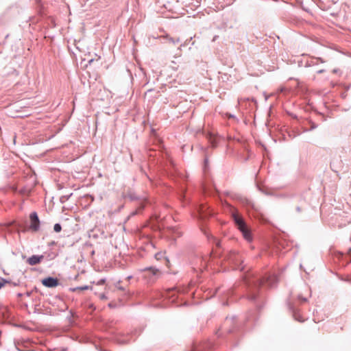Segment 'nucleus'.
<instances>
[{
	"instance_id": "f257e3e1",
	"label": "nucleus",
	"mask_w": 351,
	"mask_h": 351,
	"mask_svg": "<svg viewBox=\"0 0 351 351\" xmlns=\"http://www.w3.org/2000/svg\"><path fill=\"white\" fill-rule=\"evenodd\" d=\"M234 221L238 227V228L240 230V231L242 232L243 237L247 241H251L252 240V235L250 232L249 231L247 226L243 221L241 218H240L238 216H234Z\"/></svg>"
},
{
	"instance_id": "f03ea898",
	"label": "nucleus",
	"mask_w": 351,
	"mask_h": 351,
	"mask_svg": "<svg viewBox=\"0 0 351 351\" xmlns=\"http://www.w3.org/2000/svg\"><path fill=\"white\" fill-rule=\"evenodd\" d=\"M30 219V229L33 231H37L39 228L40 221L38 219V215L36 213H32L29 216Z\"/></svg>"
},
{
	"instance_id": "7ed1b4c3",
	"label": "nucleus",
	"mask_w": 351,
	"mask_h": 351,
	"mask_svg": "<svg viewBox=\"0 0 351 351\" xmlns=\"http://www.w3.org/2000/svg\"><path fill=\"white\" fill-rule=\"evenodd\" d=\"M42 284L47 287H55L58 285V280L56 278L49 277L43 279Z\"/></svg>"
},
{
	"instance_id": "20e7f679",
	"label": "nucleus",
	"mask_w": 351,
	"mask_h": 351,
	"mask_svg": "<svg viewBox=\"0 0 351 351\" xmlns=\"http://www.w3.org/2000/svg\"><path fill=\"white\" fill-rule=\"evenodd\" d=\"M276 281V277L274 275L269 276L267 278H263L260 281L261 286L267 285L269 287H271L274 282Z\"/></svg>"
},
{
	"instance_id": "39448f33",
	"label": "nucleus",
	"mask_w": 351,
	"mask_h": 351,
	"mask_svg": "<svg viewBox=\"0 0 351 351\" xmlns=\"http://www.w3.org/2000/svg\"><path fill=\"white\" fill-rule=\"evenodd\" d=\"M43 258V256H32L29 257L27 260V262L31 265H35L38 263H39Z\"/></svg>"
},
{
	"instance_id": "423d86ee",
	"label": "nucleus",
	"mask_w": 351,
	"mask_h": 351,
	"mask_svg": "<svg viewBox=\"0 0 351 351\" xmlns=\"http://www.w3.org/2000/svg\"><path fill=\"white\" fill-rule=\"evenodd\" d=\"M147 270L150 271L154 275H158L160 274V271L154 267H149Z\"/></svg>"
},
{
	"instance_id": "0eeeda50",
	"label": "nucleus",
	"mask_w": 351,
	"mask_h": 351,
	"mask_svg": "<svg viewBox=\"0 0 351 351\" xmlns=\"http://www.w3.org/2000/svg\"><path fill=\"white\" fill-rule=\"evenodd\" d=\"M61 226L59 223H56L53 227V230L56 232H59L61 231Z\"/></svg>"
},
{
	"instance_id": "6e6552de",
	"label": "nucleus",
	"mask_w": 351,
	"mask_h": 351,
	"mask_svg": "<svg viewBox=\"0 0 351 351\" xmlns=\"http://www.w3.org/2000/svg\"><path fill=\"white\" fill-rule=\"evenodd\" d=\"M230 258L232 261H237L238 259L237 258H236V252H231L230 255Z\"/></svg>"
},
{
	"instance_id": "1a4fd4ad",
	"label": "nucleus",
	"mask_w": 351,
	"mask_h": 351,
	"mask_svg": "<svg viewBox=\"0 0 351 351\" xmlns=\"http://www.w3.org/2000/svg\"><path fill=\"white\" fill-rule=\"evenodd\" d=\"M199 217L201 218H204L205 215H204V208L203 207L199 209Z\"/></svg>"
},
{
	"instance_id": "9d476101",
	"label": "nucleus",
	"mask_w": 351,
	"mask_h": 351,
	"mask_svg": "<svg viewBox=\"0 0 351 351\" xmlns=\"http://www.w3.org/2000/svg\"><path fill=\"white\" fill-rule=\"evenodd\" d=\"M8 282L3 279L0 280V289L3 287Z\"/></svg>"
},
{
	"instance_id": "9b49d317",
	"label": "nucleus",
	"mask_w": 351,
	"mask_h": 351,
	"mask_svg": "<svg viewBox=\"0 0 351 351\" xmlns=\"http://www.w3.org/2000/svg\"><path fill=\"white\" fill-rule=\"evenodd\" d=\"M210 143L212 144V145L214 147L215 146V138L214 137H212L210 136Z\"/></svg>"
},
{
	"instance_id": "f8f14e48",
	"label": "nucleus",
	"mask_w": 351,
	"mask_h": 351,
	"mask_svg": "<svg viewBox=\"0 0 351 351\" xmlns=\"http://www.w3.org/2000/svg\"><path fill=\"white\" fill-rule=\"evenodd\" d=\"M87 289V287H77L76 289H74L75 290H78V289H80V290H84V289Z\"/></svg>"
},
{
	"instance_id": "ddd939ff",
	"label": "nucleus",
	"mask_w": 351,
	"mask_h": 351,
	"mask_svg": "<svg viewBox=\"0 0 351 351\" xmlns=\"http://www.w3.org/2000/svg\"><path fill=\"white\" fill-rule=\"evenodd\" d=\"M100 298L103 300V299H106V298L104 294H101V295H100Z\"/></svg>"
},
{
	"instance_id": "4468645a",
	"label": "nucleus",
	"mask_w": 351,
	"mask_h": 351,
	"mask_svg": "<svg viewBox=\"0 0 351 351\" xmlns=\"http://www.w3.org/2000/svg\"><path fill=\"white\" fill-rule=\"evenodd\" d=\"M191 351H199V350L197 348H194Z\"/></svg>"
},
{
	"instance_id": "2eb2a0df",
	"label": "nucleus",
	"mask_w": 351,
	"mask_h": 351,
	"mask_svg": "<svg viewBox=\"0 0 351 351\" xmlns=\"http://www.w3.org/2000/svg\"><path fill=\"white\" fill-rule=\"evenodd\" d=\"M295 319H298V318H295ZM298 320H299V322H302L303 321V320H301V319H298Z\"/></svg>"
},
{
	"instance_id": "dca6fc26",
	"label": "nucleus",
	"mask_w": 351,
	"mask_h": 351,
	"mask_svg": "<svg viewBox=\"0 0 351 351\" xmlns=\"http://www.w3.org/2000/svg\"><path fill=\"white\" fill-rule=\"evenodd\" d=\"M350 252H351V249L350 250Z\"/></svg>"
}]
</instances>
